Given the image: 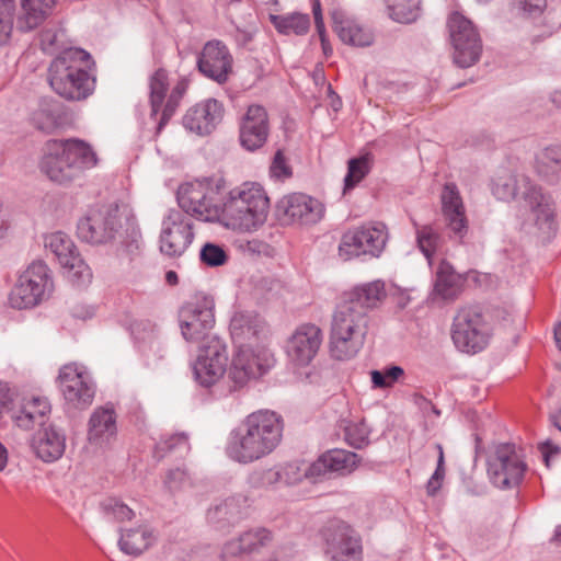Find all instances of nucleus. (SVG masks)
Listing matches in <instances>:
<instances>
[{
	"label": "nucleus",
	"mask_w": 561,
	"mask_h": 561,
	"mask_svg": "<svg viewBox=\"0 0 561 561\" xmlns=\"http://www.w3.org/2000/svg\"><path fill=\"white\" fill-rule=\"evenodd\" d=\"M283 419L271 410L247 415L228 435L225 451L229 459L250 465L271 455L282 442Z\"/></svg>",
	"instance_id": "f257e3e1"
},
{
	"label": "nucleus",
	"mask_w": 561,
	"mask_h": 561,
	"mask_svg": "<svg viewBox=\"0 0 561 561\" xmlns=\"http://www.w3.org/2000/svg\"><path fill=\"white\" fill-rule=\"evenodd\" d=\"M91 66L93 61L88 51L81 48L66 49L49 66V84L67 100H83L94 89L95 79L89 72Z\"/></svg>",
	"instance_id": "f03ea898"
},
{
	"label": "nucleus",
	"mask_w": 561,
	"mask_h": 561,
	"mask_svg": "<svg viewBox=\"0 0 561 561\" xmlns=\"http://www.w3.org/2000/svg\"><path fill=\"white\" fill-rule=\"evenodd\" d=\"M268 208L270 199L263 186L245 182L229 192L219 222L234 231L251 232L265 222Z\"/></svg>",
	"instance_id": "7ed1b4c3"
},
{
	"label": "nucleus",
	"mask_w": 561,
	"mask_h": 561,
	"mask_svg": "<svg viewBox=\"0 0 561 561\" xmlns=\"http://www.w3.org/2000/svg\"><path fill=\"white\" fill-rule=\"evenodd\" d=\"M368 314L353 302L342 301L332 316L330 332V353L337 360H347L356 356L365 343L368 328Z\"/></svg>",
	"instance_id": "20e7f679"
},
{
	"label": "nucleus",
	"mask_w": 561,
	"mask_h": 561,
	"mask_svg": "<svg viewBox=\"0 0 561 561\" xmlns=\"http://www.w3.org/2000/svg\"><path fill=\"white\" fill-rule=\"evenodd\" d=\"M221 179H203L182 184L178 190V203L181 211L202 221H220Z\"/></svg>",
	"instance_id": "39448f33"
},
{
	"label": "nucleus",
	"mask_w": 561,
	"mask_h": 561,
	"mask_svg": "<svg viewBox=\"0 0 561 561\" xmlns=\"http://www.w3.org/2000/svg\"><path fill=\"white\" fill-rule=\"evenodd\" d=\"M492 328L479 306L458 309L451 325V339L462 353L477 354L483 351L491 339Z\"/></svg>",
	"instance_id": "423d86ee"
},
{
	"label": "nucleus",
	"mask_w": 561,
	"mask_h": 561,
	"mask_svg": "<svg viewBox=\"0 0 561 561\" xmlns=\"http://www.w3.org/2000/svg\"><path fill=\"white\" fill-rule=\"evenodd\" d=\"M215 302L213 297L196 293L179 310V323L185 341L196 344H209V340L219 339L213 334L215 325Z\"/></svg>",
	"instance_id": "0eeeda50"
},
{
	"label": "nucleus",
	"mask_w": 561,
	"mask_h": 561,
	"mask_svg": "<svg viewBox=\"0 0 561 561\" xmlns=\"http://www.w3.org/2000/svg\"><path fill=\"white\" fill-rule=\"evenodd\" d=\"M53 291L54 280L49 267L42 261H34L20 274L9 301L12 308L28 309L48 299Z\"/></svg>",
	"instance_id": "6e6552de"
},
{
	"label": "nucleus",
	"mask_w": 561,
	"mask_h": 561,
	"mask_svg": "<svg viewBox=\"0 0 561 561\" xmlns=\"http://www.w3.org/2000/svg\"><path fill=\"white\" fill-rule=\"evenodd\" d=\"M388 230L382 222H369L348 229L339 244V255L347 261L358 256L379 257L388 241Z\"/></svg>",
	"instance_id": "1a4fd4ad"
},
{
	"label": "nucleus",
	"mask_w": 561,
	"mask_h": 561,
	"mask_svg": "<svg viewBox=\"0 0 561 561\" xmlns=\"http://www.w3.org/2000/svg\"><path fill=\"white\" fill-rule=\"evenodd\" d=\"M122 228L118 206H95L78 221L77 236L89 244L99 245L113 241Z\"/></svg>",
	"instance_id": "9d476101"
},
{
	"label": "nucleus",
	"mask_w": 561,
	"mask_h": 561,
	"mask_svg": "<svg viewBox=\"0 0 561 561\" xmlns=\"http://www.w3.org/2000/svg\"><path fill=\"white\" fill-rule=\"evenodd\" d=\"M273 362V356L266 348L238 346L227 371L230 388L243 389L266 374Z\"/></svg>",
	"instance_id": "9b49d317"
},
{
	"label": "nucleus",
	"mask_w": 561,
	"mask_h": 561,
	"mask_svg": "<svg viewBox=\"0 0 561 561\" xmlns=\"http://www.w3.org/2000/svg\"><path fill=\"white\" fill-rule=\"evenodd\" d=\"M454 61L461 68L474 65L482 53L480 34L473 23L459 12H453L447 21Z\"/></svg>",
	"instance_id": "f8f14e48"
},
{
	"label": "nucleus",
	"mask_w": 561,
	"mask_h": 561,
	"mask_svg": "<svg viewBox=\"0 0 561 561\" xmlns=\"http://www.w3.org/2000/svg\"><path fill=\"white\" fill-rule=\"evenodd\" d=\"M324 552L331 561H362L360 536L346 523L331 520L322 530Z\"/></svg>",
	"instance_id": "ddd939ff"
},
{
	"label": "nucleus",
	"mask_w": 561,
	"mask_h": 561,
	"mask_svg": "<svg viewBox=\"0 0 561 561\" xmlns=\"http://www.w3.org/2000/svg\"><path fill=\"white\" fill-rule=\"evenodd\" d=\"M275 213L282 225L312 226L322 220L325 206L310 195L293 193L277 202Z\"/></svg>",
	"instance_id": "4468645a"
},
{
	"label": "nucleus",
	"mask_w": 561,
	"mask_h": 561,
	"mask_svg": "<svg viewBox=\"0 0 561 561\" xmlns=\"http://www.w3.org/2000/svg\"><path fill=\"white\" fill-rule=\"evenodd\" d=\"M45 248L56 256L67 277L75 285L84 286L91 282V268L82 260L68 234L61 231L49 233L45 237Z\"/></svg>",
	"instance_id": "2eb2a0df"
},
{
	"label": "nucleus",
	"mask_w": 561,
	"mask_h": 561,
	"mask_svg": "<svg viewBox=\"0 0 561 561\" xmlns=\"http://www.w3.org/2000/svg\"><path fill=\"white\" fill-rule=\"evenodd\" d=\"M194 239L193 220L181 210H170L162 221L160 251L167 256H181Z\"/></svg>",
	"instance_id": "dca6fc26"
},
{
	"label": "nucleus",
	"mask_w": 561,
	"mask_h": 561,
	"mask_svg": "<svg viewBox=\"0 0 561 561\" xmlns=\"http://www.w3.org/2000/svg\"><path fill=\"white\" fill-rule=\"evenodd\" d=\"M526 465L511 444H501L488 460V473L500 489L517 486L523 480Z\"/></svg>",
	"instance_id": "f3484780"
},
{
	"label": "nucleus",
	"mask_w": 561,
	"mask_h": 561,
	"mask_svg": "<svg viewBox=\"0 0 561 561\" xmlns=\"http://www.w3.org/2000/svg\"><path fill=\"white\" fill-rule=\"evenodd\" d=\"M227 347L220 339L209 340V344L199 345V354L193 366L196 380L209 387L217 382L227 368Z\"/></svg>",
	"instance_id": "a211bd4d"
},
{
	"label": "nucleus",
	"mask_w": 561,
	"mask_h": 561,
	"mask_svg": "<svg viewBox=\"0 0 561 561\" xmlns=\"http://www.w3.org/2000/svg\"><path fill=\"white\" fill-rule=\"evenodd\" d=\"M60 145L65 158L69 164L64 170L50 169L58 180H77L85 170L94 168L98 162V156L90 144L84 140L70 138L66 140H57Z\"/></svg>",
	"instance_id": "6ab92c4d"
},
{
	"label": "nucleus",
	"mask_w": 561,
	"mask_h": 561,
	"mask_svg": "<svg viewBox=\"0 0 561 561\" xmlns=\"http://www.w3.org/2000/svg\"><path fill=\"white\" fill-rule=\"evenodd\" d=\"M60 387L66 402L75 409L89 407L94 398V386L85 371L76 364H67L59 371Z\"/></svg>",
	"instance_id": "aec40b11"
},
{
	"label": "nucleus",
	"mask_w": 561,
	"mask_h": 561,
	"mask_svg": "<svg viewBox=\"0 0 561 561\" xmlns=\"http://www.w3.org/2000/svg\"><path fill=\"white\" fill-rule=\"evenodd\" d=\"M233 58L228 47L220 41L207 42L197 58V68L205 77L219 84L228 81L232 72Z\"/></svg>",
	"instance_id": "412c9836"
},
{
	"label": "nucleus",
	"mask_w": 561,
	"mask_h": 561,
	"mask_svg": "<svg viewBox=\"0 0 561 561\" xmlns=\"http://www.w3.org/2000/svg\"><path fill=\"white\" fill-rule=\"evenodd\" d=\"M322 340V331L318 325H299L287 341L286 352L289 359L299 366L310 364L319 352Z\"/></svg>",
	"instance_id": "4be33fe9"
},
{
	"label": "nucleus",
	"mask_w": 561,
	"mask_h": 561,
	"mask_svg": "<svg viewBox=\"0 0 561 561\" xmlns=\"http://www.w3.org/2000/svg\"><path fill=\"white\" fill-rule=\"evenodd\" d=\"M224 107L215 99H208L190 107L184 117L183 126L199 136L209 135L220 123Z\"/></svg>",
	"instance_id": "5701e85b"
},
{
	"label": "nucleus",
	"mask_w": 561,
	"mask_h": 561,
	"mask_svg": "<svg viewBox=\"0 0 561 561\" xmlns=\"http://www.w3.org/2000/svg\"><path fill=\"white\" fill-rule=\"evenodd\" d=\"M270 133L266 110L261 105H251L240 125V144L249 151L261 148Z\"/></svg>",
	"instance_id": "b1692460"
},
{
	"label": "nucleus",
	"mask_w": 561,
	"mask_h": 561,
	"mask_svg": "<svg viewBox=\"0 0 561 561\" xmlns=\"http://www.w3.org/2000/svg\"><path fill=\"white\" fill-rule=\"evenodd\" d=\"M117 435V414L113 405L98 407L88 421L87 439L98 447L107 446Z\"/></svg>",
	"instance_id": "393cba45"
},
{
	"label": "nucleus",
	"mask_w": 561,
	"mask_h": 561,
	"mask_svg": "<svg viewBox=\"0 0 561 561\" xmlns=\"http://www.w3.org/2000/svg\"><path fill=\"white\" fill-rule=\"evenodd\" d=\"M442 210L449 230L459 239L468 232L465 206L457 186L447 183L442 192Z\"/></svg>",
	"instance_id": "a878e982"
},
{
	"label": "nucleus",
	"mask_w": 561,
	"mask_h": 561,
	"mask_svg": "<svg viewBox=\"0 0 561 561\" xmlns=\"http://www.w3.org/2000/svg\"><path fill=\"white\" fill-rule=\"evenodd\" d=\"M358 462L357 454L344 449H332L312 462L308 467L307 474L311 477H321L331 472L347 474L357 467Z\"/></svg>",
	"instance_id": "bb28decb"
},
{
	"label": "nucleus",
	"mask_w": 561,
	"mask_h": 561,
	"mask_svg": "<svg viewBox=\"0 0 561 561\" xmlns=\"http://www.w3.org/2000/svg\"><path fill=\"white\" fill-rule=\"evenodd\" d=\"M66 436L56 426L41 428L32 439V449L44 462H54L65 453Z\"/></svg>",
	"instance_id": "cd10ccee"
},
{
	"label": "nucleus",
	"mask_w": 561,
	"mask_h": 561,
	"mask_svg": "<svg viewBox=\"0 0 561 561\" xmlns=\"http://www.w3.org/2000/svg\"><path fill=\"white\" fill-rule=\"evenodd\" d=\"M523 198L529 205L538 229L546 233L552 232L556 227V207L551 196L543 194L540 187L535 186L531 193L523 191Z\"/></svg>",
	"instance_id": "c85d7f7f"
},
{
	"label": "nucleus",
	"mask_w": 561,
	"mask_h": 561,
	"mask_svg": "<svg viewBox=\"0 0 561 561\" xmlns=\"http://www.w3.org/2000/svg\"><path fill=\"white\" fill-rule=\"evenodd\" d=\"M331 18L333 30L342 42L358 47H366L373 44L374 34L356 21L350 19L344 11L334 10Z\"/></svg>",
	"instance_id": "c756f323"
},
{
	"label": "nucleus",
	"mask_w": 561,
	"mask_h": 561,
	"mask_svg": "<svg viewBox=\"0 0 561 561\" xmlns=\"http://www.w3.org/2000/svg\"><path fill=\"white\" fill-rule=\"evenodd\" d=\"M50 410L51 405L46 397L33 396L23 399V403L14 413L13 420L19 427L31 430L35 425H43Z\"/></svg>",
	"instance_id": "7c9ffc66"
},
{
	"label": "nucleus",
	"mask_w": 561,
	"mask_h": 561,
	"mask_svg": "<svg viewBox=\"0 0 561 561\" xmlns=\"http://www.w3.org/2000/svg\"><path fill=\"white\" fill-rule=\"evenodd\" d=\"M55 3L56 0H23L16 28L21 32L36 28L51 13Z\"/></svg>",
	"instance_id": "2f4dec72"
},
{
	"label": "nucleus",
	"mask_w": 561,
	"mask_h": 561,
	"mask_svg": "<svg viewBox=\"0 0 561 561\" xmlns=\"http://www.w3.org/2000/svg\"><path fill=\"white\" fill-rule=\"evenodd\" d=\"M262 321L253 312L238 311L230 320V334L238 346H250L245 342L256 337L262 330Z\"/></svg>",
	"instance_id": "473e14b6"
},
{
	"label": "nucleus",
	"mask_w": 561,
	"mask_h": 561,
	"mask_svg": "<svg viewBox=\"0 0 561 561\" xmlns=\"http://www.w3.org/2000/svg\"><path fill=\"white\" fill-rule=\"evenodd\" d=\"M248 508V497L237 494L209 510L207 517L213 523L236 524L247 515Z\"/></svg>",
	"instance_id": "72a5a7b5"
},
{
	"label": "nucleus",
	"mask_w": 561,
	"mask_h": 561,
	"mask_svg": "<svg viewBox=\"0 0 561 561\" xmlns=\"http://www.w3.org/2000/svg\"><path fill=\"white\" fill-rule=\"evenodd\" d=\"M386 298L385 284L380 280H375L355 287L346 295L345 301L353 302L355 308H360L366 311L378 306V304Z\"/></svg>",
	"instance_id": "f704fd0d"
},
{
	"label": "nucleus",
	"mask_w": 561,
	"mask_h": 561,
	"mask_svg": "<svg viewBox=\"0 0 561 561\" xmlns=\"http://www.w3.org/2000/svg\"><path fill=\"white\" fill-rule=\"evenodd\" d=\"M535 186L524 174H506L494 182L493 194L502 201H511L518 196L523 198V191L531 193Z\"/></svg>",
	"instance_id": "c9c22d12"
},
{
	"label": "nucleus",
	"mask_w": 561,
	"mask_h": 561,
	"mask_svg": "<svg viewBox=\"0 0 561 561\" xmlns=\"http://www.w3.org/2000/svg\"><path fill=\"white\" fill-rule=\"evenodd\" d=\"M536 171L549 182L561 176V142L551 144L536 154Z\"/></svg>",
	"instance_id": "e433bc0d"
},
{
	"label": "nucleus",
	"mask_w": 561,
	"mask_h": 561,
	"mask_svg": "<svg viewBox=\"0 0 561 561\" xmlns=\"http://www.w3.org/2000/svg\"><path fill=\"white\" fill-rule=\"evenodd\" d=\"M60 108L57 102L42 100L31 113V124L46 134L53 133L60 125Z\"/></svg>",
	"instance_id": "4c0bfd02"
},
{
	"label": "nucleus",
	"mask_w": 561,
	"mask_h": 561,
	"mask_svg": "<svg viewBox=\"0 0 561 561\" xmlns=\"http://www.w3.org/2000/svg\"><path fill=\"white\" fill-rule=\"evenodd\" d=\"M69 164L68 160L65 158L62 153L60 145L57 142V139L48 140L45 144L44 156L39 162L41 171L47 175V178L59 184H67L72 182L73 180H58L54 175V172L50 169L64 170L65 165Z\"/></svg>",
	"instance_id": "58836bf2"
},
{
	"label": "nucleus",
	"mask_w": 561,
	"mask_h": 561,
	"mask_svg": "<svg viewBox=\"0 0 561 561\" xmlns=\"http://www.w3.org/2000/svg\"><path fill=\"white\" fill-rule=\"evenodd\" d=\"M152 531L146 527L126 530L121 535L118 545L123 552L138 556L147 550L153 542Z\"/></svg>",
	"instance_id": "ea45409f"
},
{
	"label": "nucleus",
	"mask_w": 561,
	"mask_h": 561,
	"mask_svg": "<svg viewBox=\"0 0 561 561\" xmlns=\"http://www.w3.org/2000/svg\"><path fill=\"white\" fill-rule=\"evenodd\" d=\"M272 24L278 33L284 35H304L309 31L310 18L308 14L290 13L284 15H271Z\"/></svg>",
	"instance_id": "a19ab883"
},
{
	"label": "nucleus",
	"mask_w": 561,
	"mask_h": 561,
	"mask_svg": "<svg viewBox=\"0 0 561 561\" xmlns=\"http://www.w3.org/2000/svg\"><path fill=\"white\" fill-rule=\"evenodd\" d=\"M413 224L415 227L417 248L427 259L428 263L432 264L434 254L442 247L443 238L431 225L420 226L416 222Z\"/></svg>",
	"instance_id": "79ce46f5"
},
{
	"label": "nucleus",
	"mask_w": 561,
	"mask_h": 561,
	"mask_svg": "<svg viewBox=\"0 0 561 561\" xmlns=\"http://www.w3.org/2000/svg\"><path fill=\"white\" fill-rule=\"evenodd\" d=\"M151 116H156L169 90V78L164 69H158L149 79Z\"/></svg>",
	"instance_id": "37998d69"
},
{
	"label": "nucleus",
	"mask_w": 561,
	"mask_h": 561,
	"mask_svg": "<svg viewBox=\"0 0 561 561\" xmlns=\"http://www.w3.org/2000/svg\"><path fill=\"white\" fill-rule=\"evenodd\" d=\"M389 16L399 23H412L420 16V0H394L388 4Z\"/></svg>",
	"instance_id": "c03bdc74"
},
{
	"label": "nucleus",
	"mask_w": 561,
	"mask_h": 561,
	"mask_svg": "<svg viewBox=\"0 0 561 561\" xmlns=\"http://www.w3.org/2000/svg\"><path fill=\"white\" fill-rule=\"evenodd\" d=\"M458 290V276L446 263H442L435 283V291L444 299H451Z\"/></svg>",
	"instance_id": "a18cd8bd"
},
{
	"label": "nucleus",
	"mask_w": 561,
	"mask_h": 561,
	"mask_svg": "<svg viewBox=\"0 0 561 561\" xmlns=\"http://www.w3.org/2000/svg\"><path fill=\"white\" fill-rule=\"evenodd\" d=\"M187 89V82L185 80H180L175 87L172 89L165 105L162 110V114L160 117V121L158 123L157 131L160 133L163 126L169 122V119L173 116L175 113L180 101Z\"/></svg>",
	"instance_id": "49530a36"
},
{
	"label": "nucleus",
	"mask_w": 561,
	"mask_h": 561,
	"mask_svg": "<svg viewBox=\"0 0 561 561\" xmlns=\"http://www.w3.org/2000/svg\"><path fill=\"white\" fill-rule=\"evenodd\" d=\"M245 552L259 551L272 541V533L265 528H254L240 535Z\"/></svg>",
	"instance_id": "de8ad7c7"
},
{
	"label": "nucleus",
	"mask_w": 561,
	"mask_h": 561,
	"mask_svg": "<svg viewBox=\"0 0 561 561\" xmlns=\"http://www.w3.org/2000/svg\"><path fill=\"white\" fill-rule=\"evenodd\" d=\"M403 376V368L396 365L370 371L373 387L376 389L390 388Z\"/></svg>",
	"instance_id": "09e8293b"
},
{
	"label": "nucleus",
	"mask_w": 561,
	"mask_h": 561,
	"mask_svg": "<svg viewBox=\"0 0 561 561\" xmlns=\"http://www.w3.org/2000/svg\"><path fill=\"white\" fill-rule=\"evenodd\" d=\"M369 170L370 164L367 156L351 159L348 161L347 174L344 179L345 190L353 188L366 176Z\"/></svg>",
	"instance_id": "8fccbe9b"
},
{
	"label": "nucleus",
	"mask_w": 561,
	"mask_h": 561,
	"mask_svg": "<svg viewBox=\"0 0 561 561\" xmlns=\"http://www.w3.org/2000/svg\"><path fill=\"white\" fill-rule=\"evenodd\" d=\"M190 449L188 437L185 433L165 435L161 437L156 446L158 457H163L173 450L187 451Z\"/></svg>",
	"instance_id": "3c124183"
},
{
	"label": "nucleus",
	"mask_w": 561,
	"mask_h": 561,
	"mask_svg": "<svg viewBox=\"0 0 561 561\" xmlns=\"http://www.w3.org/2000/svg\"><path fill=\"white\" fill-rule=\"evenodd\" d=\"M345 440L354 448L368 444L369 430L365 422H348L344 427Z\"/></svg>",
	"instance_id": "603ef678"
},
{
	"label": "nucleus",
	"mask_w": 561,
	"mask_h": 561,
	"mask_svg": "<svg viewBox=\"0 0 561 561\" xmlns=\"http://www.w3.org/2000/svg\"><path fill=\"white\" fill-rule=\"evenodd\" d=\"M13 0H0V45L4 44L10 37L13 26Z\"/></svg>",
	"instance_id": "864d4df0"
},
{
	"label": "nucleus",
	"mask_w": 561,
	"mask_h": 561,
	"mask_svg": "<svg viewBox=\"0 0 561 561\" xmlns=\"http://www.w3.org/2000/svg\"><path fill=\"white\" fill-rule=\"evenodd\" d=\"M435 447L438 451V459H437V467L426 484V492L430 496H434L438 492V490L442 486V481L445 477L444 449L440 444H436Z\"/></svg>",
	"instance_id": "5fc2aeb1"
},
{
	"label": "nucleus",
	"mask_w": 561,
	"mask_h": 561,
	"mask_svg": "<svg viewBox=\"0 0 561 561\" xmlns=\"http://www.w3.org/2000/svg\"><path fill=\"white\" fill-rule=\"evenodd\" d=\"M199 257L208 266H220L225 264L227 254L219 245L206 243L201 250Z\"/></svg>",
	"instance_id": "6e6d98bb"
},
{
	"label": "nucleus",
	"mask_w": 561,
	"mask_h": 561,
	"mask_svg": "<svg viewBox=\"0 0 561 561\" xmlns=\"http://www.w3.org/2000/svg\"><path fill=\"white\" fill-rule=\"evenodd\" d=\"M516 10L526 18H537L547 7V0H513Z\"/></svg>",
	"instance_id": "4d7b16f0"
},
{
	"label": "nucleus",
	"mask_w": 561,
	"mask_h": 561,
	"mask_svg": "<svg viewBox=\"0 0 561 561\" xmlns=\"http://www.w3.org/2000/svg\"><path fill=\"white\" fill-rule=\"evenodd\" d=\"M164 484L172 493L191 485V478L184 469L176 468L167 473Z\"/></svg>",
	"instance_id": "13d9d810"
},
{
	"label": "nucleus",
	"mask_w": 561,
	"mask_h": 561,
	"mask_svg": "<svg viewBox=\"0 0 561 561\" xmlns=\"http://www.w3.org/2000/svg\"><path fill=\"white\" fill-rule=\"evenodd\" d=\"M104 511L119 522L130 520L134 516V512L127 505L115 499H110L104 503Z\"/></svg>",
	"instance_id": "bf43d9fd"
},
{
	"label": "nucleus",
	"mask_w": 561,
	"mask_h": 561,
	"mask_svg": "<svg viewBox=\"0 0 561 561\" xmlns=\"http://www.w3.org/2000/svg\"><path fill=\"white\" fill-rule=\"evenodd\" d=\"M270 172L271 175L276 179H287L291 176V168L280 150L276 151L270 167Z\"/></svg>",
	"instance_id": "052dcab7"
},
{
	"label": "nucleus",
	"mask_w": 561,
	"mask_h": 561,
	"mask_svg": "<svg viewBox=\"0 0 561 561\" xmlns=\"http://www.w3.org/2000/svg\"><path fill=\"white\" fill-rule=\"evenodd\" d=\"M277 483H283L280 466L273 467L263 470L257 473V478L254 481L256 486L270 488Z\"/></svg>",
	"instance_id": "680f3d73"
},
{
	"label": "nucleus",
	"mask_w": 561,
	"mask_h": 561,
	"mask_svg": "<svg viewBox=\"0 0 561 561\" xmlns=\"http://www.w3.org/2000/svg\"><path fill=\"white\" fill-rule=\"evenodd\" d=\"M282 470V480L285 484H295L299 482L302 477L312 478L307 474L308 468L304 471L300 470V467L297 463L290 462L280 466Z\"/></svg>",
	"instance_id": "e2e57ef3"
},
{
	"label": "nucleus",
	"mask_w": 561,
	"mask_h": 561,
	"mask_svg": "<svg viewBox=\"0 0 561 561\" xmlns=\"http://www.w3.org/2000/svg\"><path fill=\"white\" fill-rule=\"evenodd\" d=\"M243 554L248 553L245 552L240 537L226 542L221 551V558L224 561H230L232 558L241 557Z\"/></svg>",
	"instance_id": "0e129e2a"
},
{
	"label": "nucleus",
	"mask_w": 561,
	"mask_h": 561,
	"mask_svg": "<svg viewBox=\"0 0 561 561\" xmlns=\"http://www.w3.org/2000/svg\"><path fill=\"white\" fill-rule=\"evenodd\" d=\"M237 34L236 38L237 42L241 45H247L253 39L254 34L256 33V24L254 21H249L245 25L241 26L239 24L236 25Z\"/></svg>",
	"instance_id": "69168bd1"
},
{
	"label": "nucleus",
	"mask_w": 561,
	"mask_h": 561,
	"mask_svg": "<svg viewBox=\"0 0 561 561\" xmlns=\"http://www.w3.org/2000/svg\"><path fill=\"white\" fill-rule=\"evenodd\" d=\"M71 312L75 318L85 320L94 314V309L91 306L78 304L72 307Z\"/></svg>",
	"instance_id": "338daca9"
},
{
	"label": "nucleus",
	"mask_w": 561,
	"mask_h": 561,
	"mask_svg": "<svg viewBox=\"0 0 561 561\" xmlns=\"http://www.w3.org/2000/svg\"><path fill=\"white\" fill-rule=\"evenodd\" d=\"M541 451L543 454L545 460L548 463L549 457L552 454H559L560 448L557 445H553L551 440H546L540 445Z\"/></svg>",
	"instance_id": "774afa93"
}]
</instances>
